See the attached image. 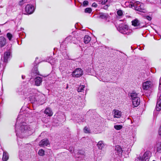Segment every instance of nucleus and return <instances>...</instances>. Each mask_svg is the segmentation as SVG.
<instances>
[{"instance_id": "nucleus-1", "label": "nucleus", "mask_w": 161, "mask_h": 161, "mask_svg": "<svg viewBox=\"0 0 161 161\" xmlns=\"http://www.w3.org/2000/svg\"><path fill=\"white\" fill-rule=\"evenodd\" d=\"M34 129L29 125L22 124L19 130L15 129L16 135L20 137H24L31 135L34 131Z\"/></svg>"}, {"instance_id": "nucleus-2", "label": "nucleus", "mask_w": 161, "mask_h": 161, "mask_svg": "<svg viewBox=\"0 0 161 161\" xmlns=\"http://www.w3.org/2000/svg\"><path fill=\"white\" fill-rule=\"evenodd\" d=\"M130 96L131 97L133 105L134 107H137L140 103V98L137 97V94L135 92H133L130 94Z\"/></svg>"}, {"instance_id": "nucleus-3", "label": "nucleus", "mask_w": 161, "mask_h": 161, "mask_svg": "<svg viewBox=\"0 0 161 161\" xmlns=\"http://www.w3.org/2000/svg\"><path fill=\"white\" fill-rule=\"evenodd\" d=\"M159 95V96L158 98L155 109L153 112V115L156 116L158 114V112L161 110V94L158 93V97Z\"/></svg>"}, {"instance_id": "nucleus-4", "label": "nucleus", "mask_w": 161, "mask_h": 161, "mask_svg": "<svg viewBox=\"0 0 161 161\" xmlns=\"http://www.w3.org/2000/svg\"><path fill=\"white\" fill-rule=\"evenodd\" d=\"M119 31L124 34L129 35L131 30L129 29L128 26L126 25H120L118 28Z\"/></svg>"}, {"instance_id": "nucleus-5", "label": "nucleus", "mask_w": 161, "mask_h": 161, "mask_svg": "<svg viewBox=\"0 0 161 161\" xmlns=\"http://www.w3.org/2000/svg\"><path fill=\"white\" fill-rule=\"evenodd\" d=\"M153 86V84L150 80H147L142 83V88L144 90L150 91Z\"/></svg>"}, {"instance_id": "nucleus-6", "label": "nucleus", "mask_w": 161, "mask_h": 161, "mask_svg": "<svg viewBox=\"0 0 161 161\" xmlns=\"http://www.w3.org/2000/svg\"><path fill=\"white\" fill-rule=\"evenodd\" d=\"M83 75L82 69L80 68L76 69L72 73V76L74 77L78 78L81 77Z\"/></svg>"}, {"instance_id": "nucleus-7", "label": "nucleus", "mask_w": 161, "mask_h": 161, "mask_svg": "<svg viewBox=\"0 0 161 161\" xmlns=\"http://www.w3.org/2000/svg\"><path fill=\"white\" fill-rule=\"evenodd\" d=\"M151 154V153L150 151H146L142 157V161H149Z\"/></svg>"}, {"instance_id": "nucleus-8", "label": "nucleus", "mask_w": 161, "mask_h": 161, "mask_svg": "<svg viewBox=\"0 0 161 161\" xmlns=\"http://www.w3.org/2000/svg\"><path fill=\"white\" fill-rule=\"evenodd\" d=\"M34 10V8L33 6L31 5H27L25 8V12L29 14L33 13Z\"/></svg>"}, {"instance_id": "nucleus-9", "label": "nucleus", "mask_w": 161, "mask_h": 161, "mask_svg": "<svg viewBox=\"0 0 161 161\" xmlns=\"http://www.w3.org/2000/svg\"><path fill=\"white\" fill-rule=\"evenodd\" d=\"M115 153L119 156L121 157L122 156L123 151L122 148L119 146L118 145L115 146Z\"/></svg>"}, {"instance_id": "nucleus-10", "label": "nucleus", "mask_w": 161, "mask_h": 161, "mask_svg": "<svg viewBox=\"0 0 161 161\" xmlns=\"http://www.w3.org/2000/svg\"><path fill=\"white\" fill-rule=\"evenodd\" d=\"M11 57V53L9 52H5L3 57V61L5 63H7L8 59Z\"/></svg>"}, {"instance_id": "nucleus-11", "label": "nucleus", "mask_w": 161, "mask_h": 161, "mask_svg": "<svg viewBox=\"0 0 161 161\" xmlns=\"http://www.w3.org/2000/svg\"><path fill=\"white\" fill-rule=\"evenodd\" d=\"M49 144V141L47 139L42 140L39 142V146L41 147L47 146Z\"/></svg>"}, {"instance_id": "nucleus-12", "label": "nucleus", "mask_w": 161, "mask_h": 161, "mask_svg": "<svg viewBox=\"0 0 161 161\" xmlns=\"http://www.w3.org/2000/svg\"><path fill=\"white\" fill-rule=\"evenodd\" d=\"M33 92V90H31V89H25L22 92L23 93L24 95L25 96L31 97V95L32 94V92Z\"/></svg>"}, {"instance_id": "nucleus-13", "label": "nucleus", "mask_w": 161, "mask_h": 161, "mask_svg": "<svg viewBox=\"0 0 161 161\" xmlns=\"http://www.w3.org/2000/svg\"><path fill=\"white\" fill-rule=\"evenodd\" d=\"M114 118H120L121 116V112L118 110L114 109L113 110Z\"/></svg>"}, {"instance_id": "nucleus-14", "label": "nucleus", "mask_w": 161, "mask_h": 161, "mask_svg": "<svg viewBox=\"0 0 161 161\" xmlns=\"http://www.w3.org/2000/svg\"><path fill=\"white\" fill-rule=\"evenodd\" d=\"M39 75V72L37 69V66L36 65L34 66L32 70L31 75Z\"/></svg>"}, {"instance_id": "nucleus-15", "label": "nucleus", "mask_w": 161, "mask_h": 161, "mask_svg": "<svg viewBox=\"0 0 161 161\" xmlns=\"http://www.w3.org/2000/svg\"><path fill=\"white\" fill-rule=\"evenodd\" d=\"M6 44V39L3 36L0 37V47H3Z\"/></svg>"}, {"instance_id": "nucleus-16", "label": "nucleus", "mask_w": 161, "mask_h": 161, "mask_svg": "<svg viewBox=\"0 0 161 161\" xmlns=\"http://www.w3.org/2000/svg\"><path fill=\"white\" fill-rule=\"evenodd\" d=\"M35 84L37 86H40L42 82V79L41 77H37L35 79Z\"/></svg>"}, {"instance_id": "nucleus-17", "label": "nucleus", "mask_w": 161, "mask_h": 161, "mask_svg": "<svg viewBox=\"0 0 161 161\" xmlns=\"http://www.w3.org/2000/svg\"><path fill=\"white\" fill-rule=\"evenodd\" d=\"M97 146L98 149L100 150H102L104 147V144L103 142L102 141H99L97 144Z\"/></svg>"}, {"instance_id": "nucleus-18", "label": "nucleus", "mask_w": 161, "mask_h": 161, "mask_svg": "<svg viewBox=\"0 0 161 161\" xmlns=\"http://www.w3.org/2000/svg\"><path fill=\"white\" fill-rule=\"evenodd\" d=\"M44 113L49 116H51L53 114V113L49 108H47L45 110Z\"/></svg>"}, {"instance_id": "nucleus-19", "label": "nucleus", "mask_w": 161, "mask_h": 161, "mask_svg": "<svg viewBox=\"0 0 161 161\" xmlns=\"http://www.w3.org/2000/svg\"><path fill=\"white\" fill-rule=\"evenodd\" d=\"M100 17L101 18L107 20L109 18V16L108 14L101 13L100 14Z\"/></svg>"}, {"instance_id": "nucleus-20", "label": "nucleus", "mask_w": 161, "mask_h": 161, "mask_svg": "<svg viewBox=\"0 0 161 161\" xmlns=\"http://www.w3.org/2000/svg\"><path fill=\"white\" fill-rule=\"evenodd\" d=\"M132 25L134 26H138L140 25V21L137 19H136L131 22Z\"/></svg>"}, {"instance_id": "nucleus-21", "label": "nucleus", "mask_w": 161, "mask_h": 161, "mask_svg": "<svg viewBox=\"0 0 161 161\" xmlns=\"http://www.w3.org/2000/svg\"><path fill=\"white\" fill-rule=\"evenodd\" d=\"M134 7H135V9L136 10L141 11V8L140 7L141 4H140V2H136L134 4Z\"/></svg>"}, {"instance_id": "nucleus-22", "label": "nucleus", "mask_w": 161, "mask_h": 161, "mask_svg": "<svg viewBox=\"0 0 161 161\" xmlns=\"http://www.w3.org/2000/svg\"><path fill=\"white\" fill-rule=\"evenodd\" d=\"M91 39L90 37L88 35H86L84 38V41L85 44H87L90 42Z\"/></svg>"}, {"instance_id": "nucleus-23", "label": "nucleus", "mask_w": 161, "mask_h": 161, "mask_svg": "<svg viewBox=\"0 0 161 161\" xmlns=\"http://www.w3.org/2000/svg\"><path fill=\"white\" fill-rule=\"evenodd\" d=\"M9 158V156L8 153L6 152H4L3 153V161H7Z\"/></svg>"}, {"instance_id": "nucleus-24", "label": "nucleus", "mask_w": 161, "mask_h": 161, "mask_svg": "<svg viewBox=\"0 0 161 161\" xmlns=\"http://www.w3.org/2000/svg\"><path fill=\"white\" fill-rule=\"evenodd\" d=\"M157 145V152L159 153H161V142H158Z\"/></svg>"}, {"instance_id": "nucleus-25", "label": "nucleus", "mask_w": 161, "mask_h": 161, "mask_svg": "<svg viewBox=\"0 0 161 161\" xmlns=\"http://www.w3.org/2000/svg\"><path fill=\"white\" fill-rule=\"evenodd\" d=\"M142 16L145 19H147L148 20H151L152 19V18L147 15V14H142Z\"/></svg>"}, {"instance_id": "nucleus-26", "label": "nucleus", "mask_w": 161, "mask_h": 161, "mask_svg": "<svg viewBox=\"0 0 161 161\" xmlns=\"http://www.w3.org/2000/svg\"><path fill=\"white\" fill-rule=\"evenodd\" d=\"M83 152L81 151H79L78 153L77 154V155H76V157L79 158H81V157H83Z\"/></svg>"}, {"instance_id": "nucleus-27", "label": "nucleus", "mask_w": 161, "mask_h": 161, "mask_svg": "<svg viewBox=\"0 0 161 161\" xmlns=\"http://www.w3.org/2000/svg\"><path fill=\"white\" fill-rule=\"evenodd\" d=\"M72 38V37L71 36H69L65 38L64 42L66 43H68L71 42Z\"/></svg>"}, {"instance_id": "nucleus-28", "label": "nucleus", "mask_w": 161, "mask_h": 161, "mask_svg": "<svg viewBox=\"0 0 161 161\" xmlns=\"http://www.w3.org/2000/svg\"><path fill=\"white\" fill-rule=\"evenodd\" d=\"M38 154L40 156H43L44 154V151L42 149H41L39 151Z\"/></svg>"}, {"instance_id": "nucleus-29", "label": "nucleus", "mask_w": 161, "mask_h": 161, "mask_svg": "<svg viewBox=\"0 0 161 161\" xmlns=\"http://www.w3.org/2000/svg\"><path fill=\"white\" fill-rule=\"evenodd\" d=\"M84 88V86L83 85L80 86L77 89L78 92H81Z\"/></svg>"}, {"instance_id": "nucleus-30", "label": "nucleus", "mask_w": 161, "mask_h": 161, "mask_svg": "<svg viewBox=\"0 0 161 161\" xmlns=\"http://www.w3.org/2000/svg\"><path fill=\"white\" fill-rule=\"evenodd\" d=\"M114 128L116 130H120L122 128V126L121 125H115L114 126Z\"/></svg>"}, {"instance_id": "nucleus-31", "label": "nucleus", "mask_w": 161, "mask_h": 161, "mask_svg": "<svg viewBox=\"0 0 161 161\" xmlns=\"http://www.w3.org/2000/svg\"><path fill=\"white\" fill-rule=\"evenodd\" d=\"M92 11V9L90 8H87L85 9V12L86 13H91Z\"/></svg>"}, {"instance_id": "nucleus-32", "label": "nucleus", "mask_w": 161, "mask_h": 161, "mask_svg": "<svg viewBox=\"0 0 161 161\" xmlns=\"http://www.w3.org/2000/svg\"><path fill=\"white\" fill-rule=\"evenodd\" d=\"M7 36L8 39L9 41L11 40L12 38L13 37L12 35L10 33H8L7 34Z\"/></svg>"}, {"instance_id": "nucleus-33", "label": "nucleus", "mask_w": 161, "mask_h": 161, "mask_svg": "<svg viewBox=\"0 0 161 161\" xmlns=\"http://www.w3.org/2000/svg\"><path fill=\"white\" fill-rule=\"evenodd\" d=\"M84 131L85 133H89L90 132V130L88 127H85L84 129Z\"/></svg>"}, {"instance_id": "nucleus-34", "label": "nucleus", "mask_w": 161, "mask_h": 161, "mask_svg": "<svg viewBox=\"0 0 161 161\" xmlns=\"http://www.w3.org/2000/svg\"><path fill=\"white\" fill-rule=\"evenodd\" d=\"M118 15L119 16H121L123 15V12L122 10H119L117 12Z\"/></svg>"}, {"instance_id": "nucleus-35", "label": "nucleus", "mask_w": 161, "mask_h": 161, "mask_svg": "<svg viewBox=\"0 0 161 161\" xmlns=\"http://www.w3.org/2000/svg\"><path fill=\"white\" fill-rule=\"evenodd\" d=\"M88 4V2L87 1H85L83 3V5L84 7L87 6Z\"/></svg>"}, {"instance_id": "nucleus-36", "label": "nucleus", "mask_w": 161, "mask_h": 161, "mask_svg": "<svg viewBox=\"0 0 161 161\" xmlns=\"http://www.w3.org/2000/svg\"><path fill=\"white\" fill-rule=\"evenodd\" d=\"M26 0H22L19 2V4L21 5L23 4L24 3L26 2Z\"/></svg>"}, {"instance_id": "nucleus-37", "label": "nucleus", "mask_w": 161, "mask_h": 161, "mask_svg": "<svg viewBox=\"0 0 161 161\" xmlns=\"http://www.w3.org/2000/svg\"><path fill=\"white\" fill-rule=\"evenodd\" d=\"M108 0H102L101 1V4H104L106 3L107 2Z\"/></svg>"}, {"instance_id": "nucleus-38", "label": "nucleus", "mask_w": 161, "mask_h": 161, "mask_svg": "<svg viewBox=\"0 0 161 161\" xmlns=\"http://www.w3.org/2000/svg\"><path fill=\"white\" fill-rule=\"evenodd\" d=\"M97 4L95 3H93L92 5V7H94L95 8L97 7Z\"/></svg>"}, {"instance_id": "nucleus-39", "label": "nucleus", "mask_w": 161, "mask_h": 161, "mask_svg": "<svg viewBox=\"0 0 161 161\" xmlns=\"http://www.w3.org/2000/svg\"><path fill=\"white\" fill-rule=\"evenodd\" d=\"M159 89L161 90V82H160L159 86Z\"/></svg>"}, {"instance_id": "nucleus-40", "label": "nucleus", "mask_w": 161, "mask_h": 161, "mask_svg": "<svg viewBox=\"0 0 161 161\" xmlns=\"http://www.w3.org/2000/svg\"><path fill=\"white\" fill-rule=\"evenodd\" d=\"M146 10H145L144 9L142 8V13H146Z\"/></svg>"}, {"instance_id": "nucleus-41", "label": "nucleus", "mask_w": 161, "mask_h": 161, "mask_svg": "<svg viewBox=\"0 0 161 161\" xmlns=\"http://www.w3.org/2000/svg\"><path fill=\"white\" fill-rule=\"evenodd\" d=\"M108 6L107 5H106V6H104V7H103V8L104 9H107L108 8Z\"/></svg>"}, {"instance_id": "nucleus-42", "label": "nucleus", "mask_w": 161, "mask_h": 161, "mask_svg": "<svg viewBox=\"0 0 161 161\" xmlns=\"http://www.w3.org/2000/svg\"><path fill=\"white\" fill-rule=\"evenodd\" d=\"M25 76H24V75L22 76V79H24L25 78Z\"/></svg>"}, {"instance_id": "nucleus-43", "label": "nucleus", "mask_w": 161, "mask_h": 161, "mask_svg": "<svg viewBox=\"0 0 161 161\" xmlns=\"http://www.w3.org/2000/svg\"><path fill=\"white\" fill-rule=\"evenodd\" d=\"M145 25H142V27H145Z\"/></svg>"}, {"instance_id": "nucleus-44", "label": "nucleus", "mask_w": 161, "mask_h": 161, "mask_svg": "<svg viewBox=\"0 0 161 161\" xmlns=\"http://www.w3.org/2000/svg\"><path fill=\"white\" fill-rule=\"evenodd\" d=\"M17 123H16V124L15 125V129H16V127H17Z\"/></svg>"}, {"instance_id": "nucleus-45", "label": "nucleus", "mask_w": 161, "mask_h": 161, "mask_svg": "<svg viewBox=\"0 0 161 161\" xmlns=\"http://www.w3.org/2000/svg\"><path fill=\"white\" fill-rule=\"evenodd\" d=\"M77 116H78V118H79V117H80V115H77Z\"/></svg>"}, {"instance_id": "nucleus-46", "label": "nucleus", "mask_w": 161, "mask_h": 161, "mask_svg": "<svg viewBox=\"0 0 161 161\" xmlns=\"http://www.w3.org/2000/svg\"><path fill=\"white\" fill-rule=\"evenodd\" d=\"M144 107L145 108V104H144Z\"/></svg>"}, {"instance_id": "nucleus-47", "label": "nucleus", "mask_w": 161, "mask_h": 161, "mask_svg": "<svg viewBox=\"0 0 161 161\" xmlns=\"http://www.w3.org/2000/svg\"><path fill=\"white\" fill-rule=\"evenodd\" d=\"M144 110H145V109L144 108H143V111Z\"/></svg>"}]
</instances>
